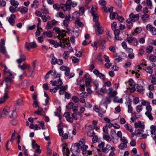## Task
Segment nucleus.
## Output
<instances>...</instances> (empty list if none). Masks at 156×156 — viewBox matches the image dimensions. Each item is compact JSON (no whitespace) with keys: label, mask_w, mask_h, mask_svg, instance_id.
Segmentation results:
<instances>
[{"label":"nucleus","mask_w":156,"mask_h":156,"mask_svg":"<svg viewBox=\"0 0 156 156\" xmlns=\"http://www.w3.org/2000/svg\"><path fill=\"white\" fill-rule=\"evenodd\" d=\"M53 30L58 34L57 37L60 40L63 39L64 37L66 35V32L65 30H61L59 28L55 27L53 29Z\"/></svg>","instance_id":"1"},{"label":"nucleus","mask_w":156,"mask_h":156,"mask_svg":"<svg viewBox=\"0 0 156 156\" xmlns=\"http://www.w3.org/2000/svg\"><path fill=\"white\" fill-rule=\"evenodd\" d=\"M99 3L100 5L101 6V9L103 10L104 12H112L113 7H111L108 8L105 6L106 2L105 0H100L99 1Z\"/></svg>","instance_id":"2"},{"label":"nucleus","mask_w":156,"mask_h":156,"mask_svg":"<svg viewBox=\"0 0 156 156\" xmlns=\"http://www.w3.org/2000/svg\"><path fill=\"white\" fill-rule=\"evenodd\" d=\"M65 5V7H64V9L66 11L70 10L71 6H72L74 8L77 5V4L75 2H73L71 0H67Z\"/></svg>","instance_id":"3"},{"label":"nucleus","mask_w":156,"mask_h":156,"mask_svg":"<svg viewBox=\"0 0 156 156\" xmlns=\"http://www.w3.org/2000/svg\"><path fill=\"white\" fill-rule=\"evenodd\" d=\"M129 18L128 19L127 21L134 22L138 21L139 18V16L138 14H134L133 13H131L129 16Z\"/></svg>","instance_id":"4"},{"label":"nucleus","mask_w":156,"mask_h":156,"mask_svg":"<svg viewBox=\"0 0 156 156\" xmlns=\"http://www.w3.org/2000/svg\"><path fill=\"white\" fill-rule=\"evenodd\" d=\"M67 45L68 47L70 46V44L69 42V40L68 38L65 39H62L60 40L59 43V46L62 48H64L66 47V45Z\"/></svg>","instance_id":"5"},{"label":"nucleus","mask_w":156,"mask_h":156,"mask_svg":"<svg viewBox=\"0 0 156 156\" xmlns=\"http://www.w3.org/2000/svg\"><path fill=\"white\" fill-rule=\"evenodd\" d=\"M37 45L34 42L28 43L26 42L25 45V48L27 49V51H30L31 48H36Z\"/></svg>","instance_id":"6"},{"label":"nucleus","mask_w":156,"mask_h":156,"mask_svg":"<svg viewBox=\"0 0 156 156\" xmlns=\"http://www.w3.org/2000/svg\"><path fill=\"white\" fill-rule=\"evenodd\" d=\"M12 110H10L9 108L7 106H5L1 112V115L3 117H5L6 115H9Z\"/></svg>","instance_id":"7"},{"label":"nucleus","mask_w":156,"mask_h":156,"mask_svg":"<svg viewBox=\"0 0 156 156\" xmlns=\"http://www.w3.org/2000/svg\"><path fill=\"white\" fill-rule=\"evenodd\" d=\"M54 9L56 11H59L61 8L62 10L66 11V10L64 9V7H65V4L61 3L60 5L58 4H55L53 5Z\"/></svg>","instance_id":"8"},{"label":"nucleus","mask_w":156,"mask_h":156,"mask_svg":"<svg viewBox=\"0 0 156 156\" xmlns=\"http://www.w3.org/2000/svg\"><path fill=\"white\" fill-rule=\"evenodd\" d=\"M146 29L148 31H150L153 35H156V28L151 25L148 24L146 26Z\"/></svg>","instance_id":"9"},{"label":"nucleus","mask_w":156,"mask_h":156,"mask_svg":"<svg viewBox=\"0 0 156 156\" xmlns=\"http://www.w3.org/2000/svg\"><path fill=\"white\" fill-rule=\"evenodd\" d=\"M78 144L81 150H87V148L88 146L85 145V141L83 139H80Z\"/></svg>","instance_id":"10"},{"label":"nucleus","mask_w":156,"mask_h":156,"mask_svg":"<svg viewBox=\"0 0 156 156\" xmlns=\"http://www.w3.org/2000/svg\"><path fill=\"white\" fill-rule=\"evenodd\" d=\"M5 45V42L4 40L3 39H1L0 44V52L3 54H5L6 52Z\"/></svg>","instance_id":"11"},{"label":"nucleus","mask_w":156,"mask_h":156,"mask_svg":"<svg viewBox=\"0 0 156 156\" xmlns=\"http://www.w3.org/2000/svg\"><path fill=\"white\" fill-rule=\"evenodd\" d=\"M62 152L64 156H69L70 151L68 148H66L67 146L66 143H64L62 144Z\"/></svg>","instance_id":"12"},{"label":"nucleus","mask_w":156,"mask_h":156,"mask_svg":"<svg viewBox=\"0 0 156 156\" xmlns=\"http://www.w3.org/2000/svg\"><path fill=\"white\" fill-rule=\"evenodd\" d=\"M95 26L98 29L97 31L96 32V35L99 36V35L103 34L104 32L103 28L102 27L100 26V23H96Z\"/></svg>","instance_id":"13"},{"label":"nucleus","mask_w":156,"mask_h":156,"mask_svg":"<svg viewBox=\"0 0 156 156\" xmlns=\"http://www.w3.org/2000/svg\"><path fill=\"white\" fill-rule=\"evenodd\" d=\"M108 90V94L112 97H115L117 94V91L113 90V89L112 87L109 88Z\"/></svg>","instance_id":"14"},{"label":"nucleus","mask_w":156,"mask_h":156,"mask_svg":"<svg viewBox=\"0 0 156 156\" xmlns=\"http://www.w3.org/2000/svg\"><path fill=\"white\" fill-rule=\"evenodd\" d=\"M135 128L136 129L138 128H141L142 129H144V125L143 122L140 121H138L134 123Z\"/></svg>","instance_id":"15"},{"label":"nucleus","mask_w":156,"mask_h":156,"mask_svg":"<svg viewBox=\"0 0 156 156\" xmlns=\"http://www.w3.org/2000/svg\"><path fill=\"white\" fill-rule=\"evenodd\" d=\"M111 147H112L110 145L108 144H107L105 145V147H104V148H102L101 149L102 151L104 152L105 153H108L109 151L111 150Z\"/></svg>","instance_id":"16"},{"label":"nucleus","mask_w":156,"mask_h":156,"mask_svg":"<svg viewBox=\"0 0 156 156\" xmlns=\"http://www.w3.org/2000/svg\"><path fill=\"white\" fill-rule=\"evenodd\" d=\"M16 17V15L12 13L11 14L10 17L9 19V22L12 26H13L14 24L15 21L14 19Z\"/></svg>","instance_id":"17"},{"label":"nucleus","mask_w":156,"mask_h":156,"mask_svg":"<svg viewBox=\"0 0 156 156\" xmlns=\"http://www.w3.org/2000/svg\"><path fill=\"white\" fill-rule=\"evenodd\" d=\"M120 33V31L119 29L115 30L114 31V34L115 35V38L116 40H121L122 38L119 37V34Z\"/></svg>","instance_id":"18"},{"label":"nucleus","mask_w":156,"mask_h":156,"mask_svg":"<svg viewBox=\"0 0 156 156\" xmlns=\"http://www.w3.org/2000/svg\"><path fill=\"white\" fill-rule=\"evenodd\" d=\"M135 86L136 87L137 91L139 93H141L144 90V87L142 85H139L137 84H135Z\"/></svg>","instance_id":"19"},{"label":"nucleus","mask_w":156,"mask_h":156,"mask_svg":"<svg viewBox=\"0 0 156 156\" xmlns=\"http://www.w3.org/2000/svg\"><path fill=\"white\" fill-rule=\"evenodd\" d=\"M19 11L22 13L25 14L26 13L28 10V8L27 7L22 6L19 8Z\"/></svg>","instance_id":"20"},{"label":"nucleus","mask_w":156,"mask_h":156,"mask_svg":"<svg viewBox=\"0 0 156 156\" xmlns=\"http://www.w3.org/2000/svg\"><path fill=\"white\" fill-rule=\"evenodd\" d=\"M144 49L145 47L144 46H142L140 47L138 50L137 54L139 56H142L145 53Z\"/></svg>","instance_id":"21"},{"label":"nucleus","mask_w":156,"mask_h":156,"mask_svg":"<svg viewBox=\"0 0 156 156\" xmlns=\"http://www.w3.org/2000/svg\"><path fill=\"white\" fill-rule=\"evenodd\" d=\"M30 66V65L29 64H27L26 63H24L22 65H19L18 67L21 69L24 70L25 69H29Z\"/></svg>","instance_id":"22"},{"label":"nucleus","mask_w":156,"mask_h":156,"mask_svg":"<svg viewBox=\"0 0 156 156\" xmlns=\"http://www.w3.org/2000/svg\"><path fill=\"white\" fill-rule=\"evenodd\" d=\"M79 149L80 147L78 143H75L71 148V150L76 152H79Z\"/></svg>","instance_id":"23"},{"label":"nucleus","mask_w":156,"mask_h":156,"mask_svg":"<svg viewBox=\"0 0 156 156\" xmlns=\"http://www.w3.org/2000/svg\"><path fill=\"white\" fill-rule=\"evenodd\" d=\"M124 127L126 129L130 132L132 133L133 132V128L128 123L124 125Z\"/></svg>","instance_id":"24"},{"label":"nucleus","mask_w":156,"mask_h":156,"mask_svg":"<svg viewBox=\"0 0 156 156\" xmlns=\"http://www.w3.org/2000/svg\"><path fill=\"white\" fill-rule=\"evenodd\" d=\"M10 2L11 5L15 8H17L19 5L18 2L16 0H10Z\"/></svg>","instance_id":"25"},{"label":"nucleus","mask_w":156,"mask_h":156,"mask_svg":"<svg viewBox=\"0 0 156 156\" xmlns=\"http://www.w3.org/2000/svg\"><path fill=\"white\" fill-rule=\"evenodd\" d=\"M26 60V58L25 55L21 54L20 55L19 59L17 60V61L18 63H21L25 61Z\"/></svg>","instance_id":"26"},{"label":"nucleus","mask_w":156,"mask_h":156,"mask_svg":"<svg viewBox=\"0 0 156 156\" xmlns=\"http://www.w3.org/2000/svg\"><path fill=\"white\" fill-rule=\"evenodd\" d=\"M12 113L11 115H9V117L13 119H16L17 117V114L15 110L11 111Z\"/></svg>","instance_id":"27"},{"label":"nucleus","mask_w":156,"mask_h":156,"mask_svg":"<svg viewBox=\"0 0 156 156\" xmlns=\"http://www.w3.org/2000/svg\"><path fill=\"white\" fill-rule=\"evenodd\" d=\"M97 7L95 5H93L91 9L90 12L92 15H95L97 14Z\"/></svg>","instance_id":"28"},{"label":"nucleus","mask_w":156,"mask_h":156,"mask_svg":"<svg viewBox=\"0 0 156 156\" xmlns=\"http://www.w3.org/2000/svg\"><path fill=\"white\" fill-rule=\"evenodd\" d=\"M27 69L28 70V71L27 73H26V75L27 76H31L34 72L35 70L32 69L30 66V68Z\"/></svg>","instance_id":"29"},{"label":"nucleus","mask_w":156,"mask_h":156,"mask_svg":"<svg viewBox=\"0 0 156 156\" xmlns=\"http://www.w3.org/2000/svg\"><path fill=\"white\" fill-rule=\"evenodd\" d=\"M149 78L151 80V83L153 85L156 84V78L154 77V75H151Z\"/></svg>","instance_id":"30"},{"label":"nucleus","mask_w":156,"mask_h":156,"mask_svg":"<svg viewBox=\"0 0 156 156\" xmlns=\"http://www.w3.org/2000/svg\"><path fill=\"white\" fill-rule=\"evenodd\" d=\"M103 139L108 141V142H111L112 140L111 137L108 134H104L103 135Z\"/></svg>","instance_id":"31"},{"label":"nucleus","mask_w":156,"mask_h":156,"mask_svg":"<svg viewBox=\"0 0 156 156\" xmlns=\"http://www.w3.org/2000/svg\"><path fill=\"white\" fill-rule=\"evenodd\" d=\"M145 70L147 73L152 75L153 73V70L151 66H148L145 68Z\"/></svg>","instance_id":"32"},{"label":"nucleus","mask_w":156,"mask_h":156,"mask_svg":"<svg viewBox=\"0 0 156 156\" xmlns=\"http://www.w3.org/2000/svg\"><path fill=\"white\" fill-rule=\"evenodd\" d=\"M91 82V78L90 77L87 78L85 80V85L87 87H88L90 86V83Z\"/></svg>","instance_id":"33"},{"label":"nucleus","mask_w":156,"mask_h":156,"mask_svg":"<svg viewBox=\"0 0 156 156\" xmlns=\"http://www.w3.org/2000/svg\"><path fill=\"white\" fill-rule=\"evenodd\" d=\"M114 57L115 58V60L118 62L122 61L123 59L117 54H115L114 55Z\"/></svg>","instance_id":"34"},{"label":"nucleus","mask_w":156,"mask_h":156,"mask_svg":"<svg viewBox=\"0 0 156 156\" xmlns=\"http://www.w3.org/2000/svg\"><path fill=\"white\" fill-rule=\"evenodd\" d=\"M39 2L37 0H34L33 3L31 5V8H37L39 5Z\"/></svg>","instance_id":"35"},{"label":"nucleus","mask_w":156,"mask_h":156,"mask_svg":"<svg viewBox=\"0 0 156 156\" xmlns=\"http://www.w3.org/2000/svg\"><path fill=\"white\" fill-rule=\"evenodd\" d=\"M69 53L68 51H65L62 54V56L65 59L67 60L69 57Z\"/></svg>","instance_id":"36"},{"label":"nucleus","mask_w":156,"mask_h":156,"mask_svg":"<svg viewBox=\"0 0 156 156\" xmlns=\"http://www.w3.org/2000/svg\"><path fill=\"white\" fill-rule=\"evenodd\" d=\"M150 128L151 129V134L152 135L156 134V128L154 126H150Z\"/></svg>","instance_id":"37"},{"label":"nucleus","mask_w":156,"mask_h":156,"mask_svg":"<svg viewBox=\"0 0 156 156\" xmlns=\"http://www.w3.org/2000/svg\"><path fill=\"white\" fill-rule=\"evenodd\" d=\"M110 15V18L112 20L114 19L115 18V16H117L118 15L117 13L115 12H111Z\"/></svg>","instance_id":"38"},{"label":"nucleus","mask_w":156,"mask_h":156,"mask_svg":"<svg viewBox=\"0 0 156 156\" xmlns=\"http://www.w3.org/2000/svg\"><path fill=\"white\" fill-rule=\"evenodd\" d=\"M93 16V20L95 22V26L96 25V23H99L98 22V14L92 15Z\"/></svg>","instance_id":"39"},{"label":"nucleus","mask_w":156,"mask_h":156,"mask_svg":"<svg viewBox=\"0 0 156 156\" xmlns=\"http://www.w3.org/2000/svg\"><path fill=\"white\" fill-rule=\"evenodd\" d=\"M141 16L142 20L144 21H146L148 19L149 15L148 14H145L141 15Z\"/></svg>","instance_id":"40"},{"label":"nucleus","mask_w":156,"mask_h":156,"mask_svg":"<svg viewBox=\"0 0 156 156\" xmlns=\"http://www.w3.org/2000/svg\"><path fill=\"white\" fill-rule=\"evenodd\" d=\"M127 147L126 144L122 143H121L118 146L120 150H123L124 148H127Z\"/></svg>","instance_id":"41"},{"label":"nucleus","mask_w":156,"mask_h":156,"mask_svg":"<svg viewBox=\"0 0 156 156\" xmlns=\"http://www.w3.org/2000/svg\"><path fill=\"white\" fill-rule=\"evenodd\" d=\"M114 97V101L115 102H117L119 103H122V99L121 98L119 99L118 98V97H117L115 96Z\"/></svg>","instance_id":"42"},{"label":"nucleus","mask_w":156,"mask_h":156,"mask_svg":"<svg viewBox=\"0 0 156 156\" xmlns=\"http://www.w3.org/2000/svg\"><path fill=\"white\" fill-rule=\"evenodd\" d=\"M153 47L151 46H149L147 47L146 51V52L148 53H150L152 51Z\"/></svg>","instance_id":"43"},{"label":"nucleus","mask_w":156,"mask_h":156,"mask_svg":"<svg viewBox=\"0 0 156 156\" xmlns=\"http://www.w3.org/2000/svg\"><path fill=\"white\" fill-rule=\"evenodd\" d=\"M120 141H121L122 143L124 144L127 145L128 143V140L126 138L125 136H123L120 138Z\"/></svg>","instance_id":"44"},{"label":"nucleus","mask_w":156,"mask_h":156,"mask_svg":"<svg viewBox=\"0 0 156 156\" xmlns=\"http://www.w3.org/2000/svg\"><path fill=\"white\" fill-rule=\"evenodd\" d=\"M87 135L90 137H92L95 135L93 130H88L87 132Z\"/></svg>","instance_id":"45"},{"label":"nucleus","mask_w":156,"mask_h":156,"mask_svg":"<svg viewBox=\"0 0 156 156\" xmlns=\"http://www.w3.org/2000/svg\"><path fill=\"white\" fill-rule=\"evenodd\" d=\"M145 114L148 117L150 120H152L153 118L152 115L151 113V112H145Z\"/></svg>","instance_id":"46"},{"label":"nucleus","mask_w":156,"mask_h":156,"mask_svg":"<svg viewBox=\"0 0 156 156\" xmlns=\"http://www.w3.org/2000/svg\"><path fill=\"white\" fill-rule=\"evenodd\" d=\"M71 59H72V62L74 63H77L79 62V59L76 57L74 56L71 57Z\"/></svg>","instance_id":"47"},{"label":"nucleus","mask_w":156,"mask_h":156,"mask_svg":"<svg viewBox=\"0 0 156 156\" xmlns=\"http://www.w3.org/2000/svg\"><path fill=\"white\" fill-rule=\"evenodd\" d=\"M134 37L132 36H129L127 37L126 39V41L129 44L131 43L133 41Z\"/></svg>","instance_id":"48"},{"label":"nucleus","mask_w":156,"mask_h":156,"mask_svg":"<svg viewBox=\"0 0 156 156\" xmlns=\"http://www.w3.org/2000/svg\"><path fill=\"white\" fill-rule=\"evenodd\" d=\"M39 148H38L35 149L34 153V156H38V154H39L41 153V150Z\"/></svg>","instance_id":"49"},{"label":"nucleus","mask_w":156,"mask_h":156,"mask_svg":"<svg viewBox=\"0 0 156 156\" xmlns=\"http://www.w3.org/2000/svg\"><path fill=\"white\" fill-rule=\"evenodd\" d=\"M73 103L72 102H71L69 103L66 106V108L68 109H70L73 108Z\"/></svg>","instance_id":"50"},{"label":"nucleus","mask_w":156,"mask_h":156,"mask_svg":"<svg viewBox=\"0 0 156 156\" xmlns=\"http://www.w3.org/2000/svg\"><path fill=\"white\" fill-rule=\"evenodd\" d=\"M37 27V29L35 33V36L36 37H38L40 35L41 33V31L40 30H42V29L40 27Z\"/></svg>","instance_id":"51"},{"label":"nucleus","mask_w":156,"mask_h":156,"mask_svg":"<svg viewBox=\"0 0 156 156\" xmlns=\"http://www.w3.org/2000/svg\"><path fill=\"white\" fill-rule=\"evenodd\" d=\"M72 99L75 103H78L79 101V98L76 96H73L72 97Z\"/></svg>","instance_id":"52"},{"label":"nucleus","mask_w":156,"mask_h":156,"mask_svg":"<svg viewBox=\"0 0 156 156\" xmlns=\"http://www.w3.org/2000/svg\"><path fill=\"white\" fill-rule=\"evenodd\" d=\"M57 59L53 56L51 58V62L52 65H55L56 64Z\"/></svg>","instance_id":"53"},{"label":"nucleus","mask_w":156,"mask_h":156,"mask_svg":"<svg viewBox=\"0 0 156 156\" xmlns=\"http://www.w3.org/2000/svg\"><path fill=\"white\" fill-rule=\"evenodd\" d=\"M75 23L80 27H83V23L81 22L80 20L78 19L75 21Z\"/></svg>","instance_id":"54"},{"label":"nucleus","mask_w":156,"mask_h":156,"mask_svg":"<svg viewBox=\"0 0 156 156\" xmlns=\"http://www.w3.org/2000/svg\"><path fill=\"white\" fill-rule=\"evenodd\" d=\"M106 34L107 35V37L108 41L112 38V34L109 31H106Z\"/></svg>","instance_id":"55"},{"label":"nucleus","mask_w":156,"mask_h":156,"mask_svg":"<svg viewBox=\"0 0 156 156\" xmlns=\"http://www.w3.org/2000/svg\"><path fill=\"white\" fill-rule=\"evenodd\" d=\"M133 111V107L131 106V104L129 103L128 105V112L129 113H132Z\"/></svg>","instance_id":"56"},{"label":"nucleus","mask_w":156,"mask_h":156,"mask_svg":"<svg viewBox=\"0 0 156 156\" xmlns=\"http://www.w3.org/2000/svg\"><path fill=\"white\" fill-rule=\"evenodd\" d=\"M61 110V108L60 107H59V108L57 109L56 111L55 112V116H58L60 115Z\"/></svg>","instance_id":"57"},{"label":"nucleus","mask_w":156,"mask_h":156,"mask_svg":"<svg viewBox=\"0 0 156 156\" xmlns=\"http://www.w3.org/2000/svg\"><path fill=\"white\" fill-rule=\"evenodd\" d=\"M6 2L5 0H0V7H5L6 6Z\"/></svg>","instance_id":"58"},{"label":"nucleus","mask_w":156,"mask_h":156,"mask_svg":"<svg viewBox=\"0 0 156 156\" xmlns=\"http://www.w3.org/2000/svg\"><path fill=\"white\" fill-rule=\"evenodd\" d=\"M111 151L109 155V156H115V153L114 151H115V147H111Z\"/></svg>","instance_id":"59"},{"label":"nucleus","mask_w":156,"mask_h":156,"mask_svg":"<svg viewBox=\"0 0 156 156\" xmlns=\"http://www.w3.org/2000/svg\"><path fill=\"white\" fill-rule=\"evenodd\" d=\"M80 97L83 98H85L88 95V93L85 92H83L80 94Z\"/></svg>","instance_id":"60"},{"label":"nucleus","mask_w":156,"mask_h":156,"mask_svg":"<svg viewBox=\"0 0 156 156\" xmlns=\"http://www.w3.org/2000/svg\"><path fill=\"white\" fill-rule=\"evenodd\" d=\"M79 13L81 15L83 14L84 12V9L83 7L79 6Z\"/></svg>","instance_id":"61"},{"label":"nucleus","mask_w":156,"mask_h":156,"mask_svg":"<svg viewBox=\"0 0 156 156\" xmlns=\"http://www.w3.org/2000/svg\"><path fill=\"white\" fill-rule=\"evenodd\" d=\"M133 40V42L132 43L134 46H137L139 44L138 41L135 38Z\"/></svg>","instance_id":"62"},{"label":"nucleus","mask_w":156,"mask_h":156,"mask_svg":"<svg viewBox=\"0 0 156 156\" xmlns=\"http://www.w3.org/2000/svg\"><path fill=\"white\" fill-rule=\"evenodd\" d=\"M143 108L141 105H139L136 107V110L137 112H140L142 110Z\"/></svg>","instance_id":"63"},{"label":"nucleus","mask_w":156,"mask_h":156,"mask_svg":"<svg viewBox=\"0 0 156 156\" xmlns=\"http://www.w3.org/2000/svg\"><path fill=\"white\" fill-rule=\"evenodd\" d=\"M18 123V120L16 119H13L10 121V123L12 125H16Z\"/></svg>","instance_id":"64"}]
</instances>
